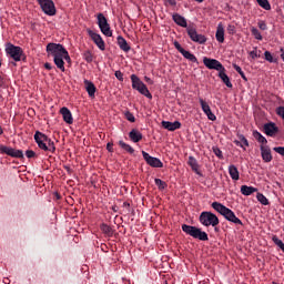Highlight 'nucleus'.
Masks as SVG:
<instances>
[{"label": "nucleus", "instance_id": "7ed1b4c3", "mask_svg": "<svg viewBox=\"0 0 284 284\" xmlns=\"http://www.w3.org/2000/svg\"><path fill=\"white\" fill-rule=\"evenodd\" d=\"M199 221L201 224L204 225V227H216L219 225V216L216 214L210 212V211H204L200 214Z\"/></svg>", "mask_w": 284, "mask_h": 284}, {"label": "nucleus", "instance_id": "603ef678", "mask_svg": "<svg viewBox=\"0 0 284 284\" xmlns=\"http://www.w3.org/2000/svg\"><path fill=\"white\" fill-rule=\"evenodd\" d=\"M273 150L277 154H281V156H284V146H275Z\"/></svg>", "mask_w": 284, "mask_h": 284}, {"label": "nucleus", "instance_id": "2f4dec72", "mask_svg": "<svg viewBox=\"0 0 284 284\" xmlns=\"http://www.w3.org/2000/svg\"><path fill=\"white\" fill-rule=\"evenodd\" d=\"M118 145L124 150V152H128V154H134V148H132V145L125 143L123 140H120L118 142Z\"/></svg>", "mask_w": 284, "mask_h": 284}, {"label": "nucleus", "instance_id": "c85d7f7f", "mask_svg": "<svg viewBox=\"0 0 284 284\" xmlns=\"http://www.w3.org/2000/svg\"><path fill=\"white\" fill-rule=\"evenodd\" d=\"M58 52H60V54H62V59H64V61H67V63H72V59L70 58V53L68 52V50L65 49V47H63V44H60V47H58Z\"/></svg>", "mask_w": 284, "mask_h": 284}, {"label": "nucleus", "instance_id": "9b49d317", "mask_svg": "<svg viewBox=\"0 0 284 284\" xmlns=\"http://www.w3.org/2000/svg\"><path fill=\"white\" fill-rule=\"evenodd\" d=\"M203 63L209 70H216L217 72L222 71L225 68L219 60L207 57L203 58Z\"/></svg>", "mask_w": 284, "mask_h": 284}, {"label": "nucleus", "instance_id": "79ce46f5", "mask_svg": "<svg viewBox=\"0 0 284 284\" xmlns=\"http://www.w3.org/2000/svg\"><path fill=\"white\" fill-rule=\"evenodd\" d=\"M251 34H253L254 39H256L257 41H263V36L261 34V31H258V29L253 27L251 29Z\"/></svg>", "mask_w": 284, "mask_h": 284}, {"label": "nucleus", "instance_id": "a19ab883", "mask_svg": "<svg viewBox=\"0 0 284 284\" xmlns=\"http://www.w3.org/2000/svg\"><path fill=\"white\" fill-rule=\"evenodd\" d=\"M256 199L262 205H270V201L263 193H257Z\"/></svg>", "mask_w": 284, "mask_h": 284}, {"label": "nucleus", "instance_id": "4c0bfd02", "mask_svg": "<svg viewBox=\"0 0 284 284\" xmlns=\"http://www.w3.org/2000/svg\"><path fill=\"white\" fill-rule=\"evenodd\" d=\"M124 118L126 119V121H129L130 123H135L136 122V118H134V114L130 111H124L123 112Z\"/></svg>", "mask_w": 284, "mask_h": 284}, {"label": "nucleus", "instance_id": "ea45409f", "mask_svg": "<svg viewBox=\"0 0 284 284\" xmlns=\"http://www.w3.org/2000/svg\"><path fill=\"white\" fill-rule=\"evenodd\" d=\"M154 183H155V185L158 186L159 190H166L168 189V183L164 182L161 179H155Z\"/></svg>", "mask_w": 284, "mask_h": 284}, {"label": "nucleus", "instance_id": "09e8293b", "mask_svg": "<svg viewBox=\"0 0 284 284\" xmlns=\"http://www.w3.org/2000/svg\"><path fill=\"white\" fill-rule=\"evenodd\" d=\"M173 45H174L175 50H178V52H180V54H183V52L185 51V49H183V47H181V43H179V41L173 42Z\"/></svg>", "mask_w": 284, "mask_h": 284}, {"label": "nucleus", "instance_id": "8fccbe9b", "mask_svg": "<svg viewBox=\"0 0 284 284\" xmlns=\"http://www.w3.org/2000/svg\"><path fill=\"white\" fill-rule=\"evenodd\" d=\"M226 30L229 34H236V27L234 24H229Z\"/></svg>", "mask_w": 284, "mask_h": 284}, {"label": "nucleus", "instance_id": "f704fd0d", "mask_svg": "<svg viewBox=\"0 0 284 284\" xmlns=\"http://www.w3.org/2000/svg\"><path fill=\"white\" fill-rule=\"evenodd\" d=\"M240 141H235L236 145H240V148H250V142L247 141V138L244 135H239Z\"/></svg>", "mask_w": 284, "mask_h": 284}, {"label": "nucleus", "instance_id": "6e6d98bb", "mask_svg": "<svg viewBox=\"0 0 284 284\" xmlns=\"http://www.w3.org/2000/svg\"><path fill=\"white\" fill-rule=\"evenodd\" d=\"M114 144L113 143H111V142H109L108 144H106V150H108V152H114Z\"/></svg>", "mask_w": 284, "mask_h": 284}, {"label": "nucleus", "instance_id": "58836bf2", "mask_svg": "<svg viewBox=\"0 0 284 284\" xmlns=\"http://www.w3.org/2000/svg\"><path fill=\"white\" fill-rule=\"evenodd\" d=\"M47 152H51L52 154L57 152V148L54 146V141H52L50 138H49V141H47Z\"/></svg>", "mask_w": 284, "mask_h": 284}, {"label": "nucleus", "instance_id": "c03bdc74", "mask_svg": "<svg viewBox=\"0 0 284 284\" xmlns=\"http://www.w3.org/2000/svg\"><path fill=\"white\" fill-rule=\"evenodd\" d=\"M213 154H215V156H217V159H223V151H221V149H219V146H213Z\"/></svg>", "mask_w": 284, "mask_h": 284}, {"label": "nucleus", "instance_id": "aec40b11", "mask_svg": "<svg viewBox=\"0 0 284 284\" xmlns=\"http://www.w3.org/2000/svg\"><path fill=\"white\" fill-rule=\"evenodd\" d=\"M215 39L219 43L225 42V28H223V23L220 22L216 28Z\"/></svg>", "mask_w": 284, "mask_h": 284}, {"label": "nucleus", "instance_id": "bf43d9fd", "mask_svg": "<svg viewBox=\"0 0 284 284\" xmlns=\"http://www.w3.org/2000/svg\"><path fill=\"white\" fill-rule=\"evenodd\" d=\"M170 6H176V0H169Z\"/></svg>", "mask_w": 284, "mask_h": 284}, {"label": "nucleus", "instance_id": "13d9d810", "mask_svg": "<svg viewBox=\"0 0 284 284\" xmlns=\"http://www.w3.org/2000/svg\"><path fill=\"white\" fill-rule=\"evenodd\" d=\"M3 83H4L3 75H0V88H3Z\"/></svg>", "mask_w": 284, "mask_h": 284}, {"label": "nucleus", "instance_id": "f257e3e1", "mask_svg": "<svg viewBox=\"0 0 284 284\" xmlns=\"http://www.w3.org/2000/svg\"><path fill=\"white\" fill-rule=\"evenodd\" d=\"M60 44L50 42L47 44L48 57H53V63L58 70L65 72V61H63V54L59 52Z\"/></svg>", "mask_w": 284, "mask_h": 284}, {"label": "nucleus", "instance_id": "e433bc0d", "mask_svg": "<svg viewBox=\"0 0 284 284\" xmlns=\"http://www.w3.org/2000/svg\"><path fill=\"white\" fill-rule=\"evenodd\" d=\"M258 6L264 10H272V6L270 4L268 0H256Z\"/></svg>", "mask_w": 284, "mask_h": 284}, {"label": "nucleus", "instance_id": "3c124183", "mask_svg": "<svg viewBox=\"0 0 284 284\" xmlns=\"http://www.w3.org/2000/svg\"><path fill=\"white\" fill-rule=\"evenodd\" d=\"M26 156H27V159H36L37 153L32 150H27L26 151Z\"/></svg>", "mask_w": 284, "mask_h": 284}, {"label": "nucleus", "instance_id": "423d86ee", "mask_svg": "<svg viewBox=\"0 0 284 284\" xmlns=\"http://www.w3.org/2000/svg\"><path fill=\"white\" fill-rule=\"evenodd\" d=\"M42 12L48 17H54L57 14V7L54 6V1L52 0H37Z\"/></svg>", "mask_w": 284, "mask_h": 284}, {"label": "nucleus", "instance_id": "5701e85b", "mask_svg": "<svg viewBox=\"0 0 284 284\" xmlns=\"http://www.w3.org/2000/svg\"><path fill=\"white\" fill-rule=\"evenodd\" d=\"M116 41H118V45H119L120 50H122L123 52H130V50H132V48L128 43V40H125V38H123V36H119Z\"/></svg>", "mask_w": 284, "mask_h": 284}, {"label": "nucleus", "instance_id": "c9c22d12", "mask_svg": "<svg viewBox=\"0 0 284 284\" xmlns=\"http://www.w3.org/2000/svg\"><path fill=\"white\" fill-rule=\"evenodd\" d=\"M83 59L84 61H87V63H92L94 61V55L90 50H88V51H84Z\"/></svg>", "mask_w": 284, "mask_h": 284}, {"label": "nucleus", "instance_id": "4be33fe9", "mask_svg": "<svg viewBox=\"0 0 284 284\" xmlns=\"http://www.w3.org/2000/svg\"><path fill=\"white\" fill-rule=\"evenodd\" d=\"M129 139L133 142V143H139L140 141H143V133H141L139 130L136 129H132L129 132Z\"/></svg>", "mask_w": 284, "mask_h": 284}, {"label": "nucleus", "instance_id": "f03ea898", "mask_svg": "<svg viewBox=\"0 0 284 284\" xmlns=\"http://www.w3.org/2000/svg\"><path fill=\"white\" fill-rule=\"evenodd\" d=\"M182 232H184V234H187L189 236H192V239H197L199 241H210L207 233L196 226L183 224Z\"/></svg>", "mask_w": 284, "mask_h": 284}, {"label": "nucleus", "instance_id": "052dcab7", "mask_svg": "<svg viewBox=\"0 0 284 284\" xmlns=\"http://www.w3.org/2000/svg\"><path fill=\"white\" fill-rule=\"evenodd\" d=\"M144 79H145L146 83H151V84L153 83V82H152V79H150V78H148V77H145Z\"/></svg>", "mask_w": 284, "mask_h": 284}, {"label": "nucleus", "instance_id": "c756f323", "mask_svg": "<svg viewBox=\"0 0 284 284\" xmlns=\"http://www.w3.org/2000/svg\"><path fill=\"white\" fill-rule=\"evenodd\" d=\"M187 164L195 172V174H201V171H199V162L196 161V158L192 155L189 156Z\"/></svg>", "mask_w": 284, "mask_h": 284}, {"label": "nucleus", "instance_id": "473e14b6", "mask_svg": "<svg viewBox=\"0 0 284 284\" xmlns=\"http://www.w3.org/2000/svg\"><path fill=\"white\" fill-rule=\"evenodd\" d=\"M100 230H101V232H103V234H105L109 237L114 236V231L111 229L110 225H108L105 223L100 225Z\"/></svg>", "mask_w": 284, "mask_h": 284}, {"label": "nucleus", "instance_id": "412c9836", "mask_svg": "<svg viewBox=\"0 0 284 284\" xmlns=\"http://www.w3.org/2000/svg\"><path fill=\"white\" fill-rule=\"evenodd\" d=\"M260 150L263 161H265V163H270L272 161V150H270V146L261 145Z\"/></svg>", "mask_w": 284, "mask_h": 284}, {"label": "nucleus", "instance_id": "f3484780", "mask_svg": "<svg viewBox=\"0 0 284 284\" xmlns=\"http://www.w3.org/2000/svg\"><path fill=\"white\" fill-rule=\"evenodd\" d=\"M60 114H62L64 123H68L69 125H72V123H74V119L72 118V112L67 106H63L60 110Z\"/></svg>", "mask_w": 284, "mask_h": 284}, {"label": "nucleus", "instance_id": "393cba45", "mask_svg": "<svg viewBox=\"0 0 284 284\" xmlns=\"http://www.w3.org/2000/svg\"><path fill=\"white\" fill-rule=\"evenodd\" d=\"M85 90L91 99H94V94H97V87L90 80H84Z\"/></svg>", "mask_w": 284, "mask_h": 284}, {"label": "nucleus", "instance_id": "4468645a", "mask_svg": "<svg viewBox=\"0 0 284 284\" xmlns=\"http://www.w3.org/2000/svg\"><path fill=\"white\" fill-rule=\"evenodd\" d=\"M199 101H200V105L202 108V111L207 116V120L209 121H215L216 115L214 113H212V109L210 108V104H207V102H205V100H203V98H200Z\"/></svg>", "mask_w": 284, "mask_h": 284}, {"label": "nucleus", "instance_id": "0eeeda50", "mask_svg": "<svg viewBox=\"0 0 284 284\" xmlns=\"http://www.w3.org/2000/svg\"><path fill=\"white\" fill-rule=\"evenodd\" d=\"M6 52L13 59V61H21V57H23V49L12 43L7 44Z\"/></svg>", "mask_w": 284, "mask_h": 284}, {"label": "nucleus", "instance_id": "a211bd4d", "mask_svg": "<svg viewBox=\"0 0 284 284\" xmlns=\"http://www.w3.org/2000/svg\"><path fill=\"white\" fill-rule=\"evenodd\" d=\"M162 128H164V130H169V132H174L175 130H181V122L162 121Z\"/></svg>", "mask_w": 284, "mask_h": 284}, {"label": "nucleus", "instance_id": "0e129e2a", "mask_svg": "<svg viewBox=\"0 0 284 284\" xmlns=\"http://www.w3.org/2000/svg\"><path fill=\"white\" fill-rule=\"evenodd\" d=\"M3 134V129L0 126V136Z\"/></svg>", "mask_w": 284, "mask_h": 284}, {"label": "nucleus", "instance_id": "864d4df0", "mask_svg": "<svg viewBox=\"0 0 284 284\" xmlns=\"http://www.w3.org/2000/svg\"><path fill=\"white\" fill-rule=\"evenodd\" d=\"M257 26L260 30H267V23H265V21H258Z\"/></svg>", "mask_w": 284, "mask_h": 284}, {"label": "nucleus", "instance_id": "bb28decb", "mask_svg": "<svg viewBox=\"0 0 284 284\" xmlns=\"http://www.w3.org/2000/svg\"><path fill=\"white\" fill-rule=\"evenodd\" d=\"M211 207H213V210H215V212H219V214H221L222 216H224L226 210L229 209L227 206L221 204V202H213L211 204Z\"/></svg>", "mask_w": 284, "mask_h": 284}, {"label": "nucleus", "instance_id": "2eb2a0df", "mask_svg": "<svg viewBox=\"0 0 284 284\" xmlns=\"http://www.w3.org/2000/svg\"><path fill=\"white\" fill-rule=\"evenodd\" d=\"M223 216L226 221H230V223H234V225H243L241 219H239L234 211H232L231 209H226Z\"/></svg>", "mask_w": 284, "mask_h": 284}, {"label": "nucleus", "instance_id": "37998d69", "mask_svg": "<svg viewBox=\"0 0 284 284\" xmlns=\"http://www.w3.org/2000/svg\"><path fill=\"white\" fill-rule=\"evenodd\" d=\"M234 70L242 77L243 81H247V77H245V72L237 64H233Z\"/></svg>", "mask_w": 284, "mask_h": 284}, {"label": "nucleus", "instance_id": "20e7f679", "mask_svg": "<svg viewBox=\"0 0 284 284\" xmlns=\"http://www.w3.org/2000/svg\"><path fill=\"white\" fill-rule=\"evenodd\" d=\"M131 81H132V88L133 90H138L140 94H143V97H146V99H152V93H150V90L148 89V85L141 81L136 74L131 75Z\"/></svg>", "mask_w": 284, "mask_h": 284}, {"label": "nucleus", "instance_id": "a18cd8bd", "mask_svg": "<svg viewBox=\"0 0 284 284\" xmlns=\"http://www.w3.org/2000/svg\"><path fill=\"white\" fill-rule=\"evenodd\" d=\"M275 113L277 116H280V119H282V121H284V106H277L275 109Z\"/></svg>", "mask_w": 284, "mask_h": 284}, {"label": "nucleus", "instance_id": "ddd939ff", "mask_svg": "<svg viewBox=\"0 0 284 284\" xmlns=\"http://www.w3.org/2000/svg\"><path fill=\"white\" fill-rule=\"evenodd\" d=\"M142 156L148 165H150L151 168H163V162H161L159 158H154L145 151H142Z\"/></svg>", "mask_w": 284, "mask_h": 284}, {"label": "nucleus", "instance_id": "1a4fd4ad", "mask_svg": "<svg viewBox=\"0 0 284 284\" xmlns=\"http://www.w3.org/2000/svg\"><path fill=\"white\" fill-rule=\"evenodd\" d=\"M33 139L38 144V148H40V150L48 152V141H49L48 135H45L44 133H41V131H36Z\"/></svg>", "mask_w": 284, "mask_h": 284}, {"label": "nucleus", "instance_id": "6ab92c4d", "mask_svg": "<svg viewBox=\"0 0 284 284\" xmlns=\"http://www.w3.org/2000/svg\"><path fill=\"white\" fill-rule=\"evenodd\" d=\"M172 19L174 23H176V26H180V28H190V26H187V20L185 19V17L179 13H173Z\"/></svg>", "mask_w": 284, "mask_h": 284}, {"label": "nucleus", "instance_id": "69168bd1", "mask_svg": "<svg viewBox=\"0 0 284 284\" xmlns=\"http://www.w3.org/2000/svg\"><path fill=\"white\" fill-rule=\"evenodd\" d=\"M272 284H276V282H273Z\"/></svg>", "mask_w": 284, "mask_h": 284}, {"label": "nucleus", "instance_id": "72a5a7b5", "mask_svg": "<svg viewBox=\"0 0 284 284\" xmlns=\"http://www.w3.org/2000/svg\"><path fill=\"white\" fill-rule=\"evenodd\" d=\"M253 136L255 140H257L258 143H261V145H267V139H265L261 132L253 131Z\"/></svg>", "mask_w": 284, "mask_h": 284}, {"label": "nucleus", "instance_id": "e2e57ef3", "mask_svg": "<svg viewBox=\"0 0 284 284\" xmlns=\"http://www.w3.org/2000/svg\"><path fill=\"white\" fill-rule=\"evenodd\" d=\"M197 3H203L205 0H195Z\"/></svg>", "mask_w": 284, "mask_h": 284}, {"label": "nucleus", "instance_id": "5fc2aeb1", "mask_svg": "<svg viewBox=\"0 0 284 284\" xmlns=\"http://www.w3.org/2000/svg\"><path fill=\"white\" fill-rule=\"evenodd\" d=\"M114 75H115V79H118V81H123V72L115 71Z\"/></svg>", "mask_w": 284, "mask_h": 284}, {"label": "nucleus", "instance_id": "6e6552de", "mask_svg": "<svg viewBox=\"0 0 284 284\" xmlns=\"http://www.w3.org/2000/svg\"><path fill=\"white\" fill-rule=\"evenodd\" d=\"M98 26L104 34V37H112V29H110V23H108V18L103 13L98 14Z\"/></svg>", "mask_w": 284, "mask_h": 284}, {"label": "nucleus", "instance_id": "7c9ffc66", "mask_svg": "<svg viewBox=\"0 0 284 284\" xmlns=\"http://www.w3.org/2000/svg\"><path fill=\"white\" fill-rule=\"evenodd\" d=\"M182 57H184V59H187V61H191V63H196V65H199V59H196V55H194V53L184 50L182 53Z\"/></svg>", "mask_w": 284, "mask_h": 284}, {"label": "nucleus", "instance_id": "680f3d73", "mask_svg": "<svg viewBox=\"0 0 284 284\" xmlns=\"http://www.w3.org/2000/svg\"><path fill=\"white\" fill-rule=\"evenodd\" d=\"M123 207L130 209V204H129L128 202H124V203H123Z\"/></svg>", "mask_w": 284, "mask_h": 284}, {"label": "nucleus", "instance_id": "b1692460", "mask_svg": "<svg viewBox=\"0 0 284 284\" xmlns=\"http://www.w3.org/2000/svg\"><path fill=\"white\" fill-rule=\"evenodd\" d=\"M225 68L219 71L217 77L221 79L222 83L226 85V88H233L232 81H230V77L225 73Z\"/></svg>", "mask_w": 284, "mask_h": 284}, {"label": "nucleus", "instance_id": "49530a36", "mask_svg": "<svg viewBox=\"0 0 284 284\" xmlns=\"http://www.w3.org/2000/svg\"><path fill=\"white\" fill-rule=\"evenodd\" d=\"M264 57H265V60L268 61V63L275 62L274 57L272 55V53L270 51H265Z\"/></svg>", "mask_w": 284, "mask_h": 284}, {"label": "nucleus", "instance_id": "f8f14e48", "mask_svg": "<svg viewBox=\"0 0 284 284\" xmlns=\"http://www.w3.org/2000/svg\"><path fill=\"white\" fill-rule=\"evenodd\" d=\"M90 39H92L93 43H95V45L99 48V50H105V41H103V38L101 37V34L88 29L87 30Z\"/></svg>", "mask_w": 284, "mask_h": 284}, {"label": "nucleus", "instance_id": "9d476101", "mask_svg": "<svg viewBox=\"0 0 284 284\" xmlns=\"http://www.w3.org/2000/svg\"><path fill=\"white\" fill-rule=\"evenodd\" d=\"M0 154H7L12 156V159H23V151L17 150L7 145H0Z\"/></svg>", "mask_w": 284, "mask_h": 284}, {"label": "nucleus", "instance_id": "4d7b16f0", "mask_svg": "<svg viewBox=\"0 0 284 284\" xmlns=\"http://www.w3.org/2000/svg\"><path fill=\"white\" fill-rule=\"evenodd\" d=\"M44 68L45 70H52L54 67L52 65V63L45 62Z\"/></svg>", "mask_w": 284, "mask_h": 284}, {"label": "nucleus", "instance_id": "de8ad7c7", "mask_svg": "<svg viewBox=\"0 0 284 284\" xmlns=\"http://www.w3.org/2000/svg\"><path fill=\"white\" fill-rule=\"evenodd\" d=\"M250 57L252 59H258L261 57V51H258L256 48L250 52Z\"/></svg>", "mask_w": 284, "mask_h": 284}, {"label": "nucleus", "instance_id": "cd10ccee", "mask_svg": "<svg viewBox=\"0 0 284 284\" xmlns=\"http://www.w3.org/2000/svg\"><path fill=\"white\" fill-rule=\"evenodd\" d=\"M254 192H258V189H256L254 186H247V185L241 186V193L244 196H252V194H254Z\"/></svg>", "mask_w": 284, "mask_h": 284}, {"label": "nucleus", "instance_id": "dca6fc26", "mask_svg": "<svg viewBox=\"0 0 284 284\" xmlns=\"http://www.w3.org/2000/svg\"><path fill=\"white\" fill-rule=\"evenodd\" d=\"M264 132L267 136H275L278 134V126L274 122L266 123L264 124Z\"/></svg>", "mask_w": 284, "mask_h": 284}, {"label": "nucleus", "instance_id": "a878e982", "mask_svg": "<svg viewBox=\"0 0 284 284\" xmlns=\"http://www.w3.org/2000/svg\"><path fill=\"white\" fill-rule=\"evenodd\" d=\"M229 174H230V176L233 181H239V179H241V174L239 173V169L234 164H231L229 166Z\"/></svg>", "mask_w": 284, "mask_h": 284}, {"label": "nucleus", "instance_id": "39448f33", "mask_svg": "<svg viewBox=\"0 0 284 284\" xmlns=\"http://www.w3.org/2000/svg\"><path fill=\"white\" fill-rule=\"evenodd\" d=\"M186 33L194 43H200V45L207 43V38L204 34L199 33L194 26H189L186 28Z\"/></svg>", "mask_w": 284, "mask_h": 284}]
</instances>
